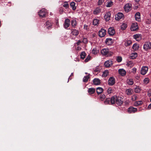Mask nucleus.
I'll use <instances>...</instances> for the list:
<instances>
[{"label": "nucleus", "instance_id": "f257e3e1", "mask_svg": "<svg viewBox=\"0 0 151 151\" xmlns=\"http://www.w3.org/2000/svg\"><path fill=\"white\" fill-rule=\"evenodd\" d=\"M101 52L102 55L107 57L111 56L113 54V53L111 51H109L108 48L103 49L101 50Z\"/></svg>", "mask_w": 151, "mask_h": 151}, {"label": "nucleus", "instance_id": "f03ea898", "mask_svg": "<svg viewBox=\"0 0 151 151\" xmlns=\"http://www.w3.org/2000/svg\"><path fill=\"white\" fill-rule=\"evenodd\" d=\"M115 78L114 77H111L108 80V84L109 86H113L115 83Z\"/></svg>", "mask_w": 151, "mask_h": 151}, {"label": "nucleus", "instance_id": "7ed1b4c3", "mask_svg": "<svg viewBox=\"0 0 151 151\" xmlns=\"http://www.w3.org/2000/svg\"><path fill=\"white\" fill-rule=\"evenodd\" d=\"M143 48L146 51L151 49V43L150 42H146L143 45Z\"/></svg>", "mask_w": 151, "mask_h": 151}, {"label": "nucleus", "instance_id": "20e7f679", "mask_svg": "<svg viewBox=\"0 0 151 151\" xmlns=\"http://www.w3.org/2000/svg\"><path fill=\"white\" fill-rule=\"evenodd\" d=\"M47 12L45 9L43 8L41 9L38 12V14L40 16L42 17H45Z\"/></svg>", "mask_w": 151, "mask_h": 151}, {"label": "nucleus", "instance_id": "39448f33", "mask_svg": "<svg viewBox=\"0 0 151 151\" xmlns=\"http://www.w3.org/2000/svg\"><path fill=\"white\" fill-rule=\"evenodd\" d=\"M132 4L130 3L127 4L124 6V9L126 12H128L130 11L132 9Z\"/></svg>", "mask_w": 151, "mask_h": 151}, {"label": "nucleus", "instance_id": "423d86ee", "mask_svg": "<svg viewBox=\"0 0 151 151\" xmlns=\"http://www.w3.org/2000/svg\"><path fill=\"white\" fill-rule=\"evenodd\" d=\"M70 21L69 19L66 18L65 19L63 24L64 27L67 29L70 26Z\"/></svg>", "mask_w": 151, "mask_h": 151}, {"label": "nucleus", "instance_id": "0eeeda50", "mask_svg": "<svg viewBox=\"0 0 151 151\" xmlns=\"http://www.w3.org/2000/svg\"><path fill=\"white\" fill-rule=\"evenodd\" d=\"M116 103L119 105H121L123 103L122 99L120 97L116 96Z\"/></svg>", "mask_w": 151, "mask_h": 151}, {"label": "nucleus", "instance_id": "6e6552de", "mask_svg": "<svg viewBox=\"0 0 151 151\" xmlns=\"http://www.w3.org/2000/svg\"><path fill=\"white\" fill-rule=\"evenodd\" d=\"M138 28L137 24V23H134L132 24L130 29L132 31H134L137 30Z\"/></svg>", "mask_w": 151, "mask_h": 151}, {"label": "nucleus", "instance_id": "1a4fd4ad", "mask_svg": "<svg viewBox=\"0 0 151 151\" xmlns=\"http://www.w3.org/2000/svg\"><path fill=\"white\" fill-rule=\"evenodd\" d=\"M106 34V30L103 29H101L99 32V35L100 37H104Z\"/></svg>", "mask_w": 151, "mask_h": 151}, {"label": "nucleus", "instance_id": "9d476101", "mask_svg": "<svg viewBox=\"0 0 151 151\" xmlns=\"http://www.w3.org/2000/svg\"><path fill=\"white\" fill-rule=\"evenodd\" d=\"M148 70V68L147 66L142 67L141 70V73L142 75H144L147 73Z\"/></svg>", "mask_w": 151, "mask_h": 151}, {"label": "nucleus", "instance_id": "9b49d317", "mask_svg": "<svg viewBox=\"0 0 151 151\" xmlns=\"http://www.w3.org/2000/svg\"><path fill=\"white\" fill-rule=\"evenodd\" d=\"M124 17L123 13L120 12L118 13L115 16V19L116 20H119Z\"/></svg>", "mask_w": 151, "mask_h": 151}, {"label": "nucleus", "instance_id": "f8f14e48", "mask_svg": "<svg viewBox=\"0 0 151 151\" xmlns=\"http://www.w3.org/2000/svg\"><path fill=\"white\" fill-rule=\"evenodd\" d=\"M137 111V108L131 106L129 108L127 111L129 113H134Z\"/></svg>", "mask_w": 151, "mask_h": 151}, {"label": "nucleus", "instance_id": "ddd939ff", "mask_svg": "<svg viewBox=\"0 0 151 151\" xmlns=\"http://www.w3.org/2000/svg\"><path fill=\"white\" fill-rule=\"evenodd\" d=\"M113 64V62L111 60H109L106 61L104 64L105 66L106 67H109Z\"/></svg>", "mask_w": 151, "mask_h": 151}, {"label": "nucleus", "instance_id": "4468645a", "mask_svg": "<svg viewBox=\"0 0 151 151\" xmlns=\"http://www.w3.org/2000/svg\"><path fill=\"white\" fill-rule=\"evenodd\" d=\"M108 32L109 35H113L115 34V32L113 28L110 27L108 29Z\"/></svg>", "mask_w": 151, "mask_h": 151}, {"label": "nucleus", "instance_id": "2eb2a0df", "mask_svg": "<svg viewBox=\"0 0 151 151\" xmlns=\"http://www.w3.org/2000/svg\"><path fill=\"white\" fill-rule=\"evenodd\" d=\"M111 13L110 12H107L105 14L104 17L106 21H109L110 18Z\"/></svg>", "mask_w": 151, "mask_h": 151}, {"label": "nucleus", "instance_id": "dca6fc26", "mask_svg": "<svg viewBox=\"0 0 151 151\" xmlns=\"http://www.w3.org/2000/svg\"><path fill=\"white\" fill-rule=\"evenodd\" d=\"M118 71L119 74L122 76H124L126 74V72L123 69H119Z\"/></svg>", "mask_w": 151, "mask_h": 151}, {"label": "nucleus", "instance_id": "f3484780", "mask_svg": "<svg viewBox=\"0 0 151 151\" xmlns=\"http://www.w3.org/2000/svg\"><path fill=\"white\" fill-rule=\"evenodd\" d=\"M135 20L138 22L141 21L140 19V14L139 12H137L135 15Z\"/></svg>", "mask_w": 151, "mask_h": 151}, {"label": "nucleus", "instance_id": "a211bd4d", "mask_svg": "<svg viewBox=\"0 0 151 151\" xmlns=\"http://www.w3.org/2000/svg\"><path fill=\"white\" fill-rule=\"evenodd\" d=\"M93 82L94 85H98L100 84L101 81L98 78H95L93 80Z\"/></svg>", "mask_w": 151, "mask_h": 151}, {"label": "nucleus", "instance_id": "6ab92c4d", "mask_svg": "<svg viewBox=\"0 0 151 151\" xmlns=\"http://www.w3.org/2000/svg\"><path fill=\"white\" fill-rule=\"evenodd\" d=\"M134 38L137 41H139L141 39V35L139 34H137L133 35Z\"/></svg>", "mask_w": 151, "mask_h": 151}, {"label": "nucleus", "instance_id": "aec40b11", "mask_svg": "<svg viewBox=\"0 0 151 151\" xmlns=\"http://www.w3.org/2000/svg\"><path fill=\"white\" fill-rule=\"evenodd\" d=\"M116 96H114L110 99V102L111 104H114L116 103Z\"/></svg>", "mask_w": 151, "mask_h": 151}, {"label": "nucleus", "instance_id": "412c9836", "mask_svg": "<svg viewBox=\"0 0 151 151\" xmlns=\"http://www.w3.org/2000/svg\"><path fill=\"white\" fill-rule=\"evenodd\" d=\"M106 44L108 45H111L112 43V40L111 38H107L106 40Z\"/></svg>", "mask_w": 151, "mask_h": 151}, {"label": "nucleus", "instance_id": "4be33fe9", "mask_svg": "<svg viewBox=\"0 0 151 151\" xmlns=\"http://www.w3.org/2000/svg\"><path fill=\"white\" fill-rule=\"evenodd\" d=\"M72 31L71 32V33L72 35L76 36H77L78 34H79V32L78 31L75 29H72Z\"/></svg>", "mask_w": 151, "mask_h": 151}, {"label": "nucleus", "instance_id": "5701e85b", "mask_svg": "<svg viewBox=\"0 0 151 151\" xmlns=\"http://www.w3.org/2000/svg\"><path fill=\"white\" fill-rule=\"evenodd\" d=\"M95 90L93 88H90L88 89V92L90 95L93 94L94 93Z\"/></svg>", "mask_w": 151, "mask_h": 151}, {"label": "nucleus", "instance_id": "b1692460", "mask_svg": "<svg viewBox=\"0 0 151 151\" xmlns=\"http://www.w3.org/2000/svg\"><path fill=\"white\" fill-rule=\"evenodd\" d=\"M71 23L72 26L74 27H75L77 24L76 21V19H73L71 21Z\"/></svg>", "mask_w": 151, "mask_h": 151}, {"label": "nucleus", "instance_id": "393cba45", "mask_svg": "<svg viewBox=\"0 0 151 151\" xmlns=\"http://www.w3.org/2000/svg\"><path fill=\"white\" fill-rule=\"evenodd\" d=\"M126 93L128 95H131L133 91L131 89H127L126 90Z\"/></svg>", "mask_w": 151, "mask_h": 151}, {"label": "nucleus", "instance_id": "a878e982", "mask_svg": "<svg viewBox=\"0 0 151 151\" xmlns=\"http://www.w3.org/2000/svg\"><path fill=\"white\" fill-rule=\"evenodd\" d=\"M109 71L108 70H105L103 72L102 76L103 77H106L109 75Z\"/></svg>", "mask_w": 151, "mask_h": 151}, {"label": "nucleus", "instance_id": "bb28decb", "mask_svg": "<svg viewBox=\"0 0 151 151\" xmlns=\"http://www.w3.org/2000/svg\"><path fill=\"white\" fill-rule=\"evenodd\" d=\"M137 56V54L136 52L132 53L130 56V58L134 59H135Z\"/></svg>", "mask_w": 151, "mask_h": 151}, {"label": "nucleus", "instance_id": "cd10ccee", "mask_svg": "<svg viewBox=\"0 0 151 151\" xmlns=\"http://www.w3.org/2000/svg\"><path fill=\"white\" fill-rule=\"evenodd\" d=\"M101 12V9L99 7L97 8L93 11V14H97Z\"/></svg>", "mask_w": 151, "mask_h": 151}, {"label": "nucleus", "instance_id": "c85d7f7f", "mask_svg": "<svg viewBox=\"0 0 151 151\" xmlns=\"http://www.w3.org/2000/svg\"><path fill=\"white\" fill-rule=\"evenodd\" d=\"M103 89L101 87H98L96 88V92L98 94H99L103 92Z\"/></svg>", "mask_w": 151, "mask_h": 151}, {"label": "nucleus", "instance_id": "c756f323", "mask_svg": "<svg viewBox=\"0 0 151 151\" xmlns=\"http://www.w3.org/2000/svg\"><path fill=\"white\" fill-rule=\"evenodd\" d=\"M127 83L129 85H132L134 83V81L132 79L130 78L127 80Z\"/></svg>", "mask_w": 151, "mask_h": 151}, {"label": "nucleus", "instance_id": "7c9ffc66", "mask_svg": "<svg viewBox=\"0 0 151 151\" xmlns=\"http://www.w3.org/2000/svg\"><path fill=\"white\" fill-rule=\"evenodd\" d=\"M70 6L73 10H74L76 9V7L75 6V3L74 2H73L70 3Z\"/></svg>", "mask_w": 151, "mask_h": 151}, {"label": "nucleus", "instance_id": "2f4dec72", "mask_svg": "<svg viewBox=\"0 0 151 151\" xmlns=\"http://www.w3.org/2000/svg\"><path fill=\"white\" fill-rule=\"evenodd\" d=\"M142 101H136L134 103V106H137L139 105H141L142 104Z\"/></svg>", "mask_w": 151, "mask_h": 151}, {"label": "nucleus", "instance_id": "473e14b6", "mask_svg": "<svg viewBox=\"0 0 151 151\" xmlns=\"http://www.w3.org/2000/svg\"><path fill=\"white\" fill-rule=\"evenodd\" d=\"M132 44V42L130 40H126L124 43V45L126 46H128Z\"/></svg>", "mask_w": 151, "mask_h": 151}, {"label": "nucleus", "instance_id": "72a5a7b5", "mask_svg": "<svg viewBox=\"0 0 151 151\" xmlns=\"http://www.w3.org/2000/svg\"><path fill=\"white\" fill-rule=\"evenodd\" d=\"M133 48L134 50H138L139 48V45L137 44H134L133 45Z\"/></svg>", "mask_w": 151, "mask_h": 151}, {"label": "nucleus", "instance_id": "f704fd0d", "mask_svg": "<svg viewBox=\"0 0 151 151\" xmlns=\"http://www.w3.org/2000/svg\"><path fill=\"white\" fill-rule=\"evenodd\" d=\"M52 25V23L49 21H47L46 23V26L47 28L49 29Z\"/></svg>", "mask_w": 151, "mask_h": 151}, {"label": "nucleus", "instance_id": "c9c22d12", "mask_svg": "<svg viewBox=\"0 0 151 151\" xmlns=\"http://www.w3.org/2000/svg\"><path fill=\"white\" fill-rule=\"evenodd\" d=\"M141 89L139 86H137L134 88V91L136 93H138L141 91Z\"/></svg>", "mask_w": 151, "mask_h": 151}, {"label": "nucleus", "instance_id": "e433bc0d", "mask_svg": "<svg viewBox=\"0 0 151 151\" xmlns=\"http://www.w3.org/2000/svg\"><path fill=\"white\" fill-rule=\"evenodd\" d=\"M99 20L97 19H94L93 21V24L94 25H97L99 24Z\"/></svg>", "mask_w": 151, "mask_h": 151}, {"label": "nucleus", "instance_id": "4c0bfd02", "mask_svg": "<svg viewBox=\"0 0 151 151\" xmlns=\"http://www.w3.org/2000/svg\"><path fill=\"white\" fill-rule=\"evenodd\" d=\"M104 104H110L111 103L110 102V98H106L104 101Z\"/></svg>", "mask_w": 151, "mask_h": 151}, {"label": "nucleus", "instance_id": "58836bf2", "mask_svg": "<svg viewBox=\"0 0 151 151\" xmlns=\"http://www.w3.org/2000/svg\"><path fill=\"white\" fill-rule=\"evenodd\" d=\"M149 82L150 80L147 78H145L143 81L144 83L145 84H147Z\"/></svg>", "mask_w": 151, "mask_h": 151}, {"label": "nucleus", "instance_id": "ea45409f", "mask_svg": "<svg viewBox=\"0 0 151 151\" xmlns=\"http://www.w3.org/2000/svg\"><path fill=\"white\" fill-rule=\"evenodd\" d=\"M89 78V77L88 75L85 76L83 79V81L84 82H86L88 81Z\"/></svg>", "mask_w": 151, "mask_h": 151}, {"label": "nucleus", "instance_id": "a19ab883", "mask_svg": "<svg viewBox=\"0 0 151 151\" xmlns=\"http://www.w3.org/2000/svg\"><path fill=\"white\" fill-rule=\"evenodd\" d=\"M127 27V24L125 23H123L121 26V29L122 30H124Z\"/></svg>", "mask_w": 151, "mask_h": 151}, {"label": "nucleus", "instance_id": "79ce46f5", "mask_svg": "<svg viewBox=\"0 0 151 151\" xmlns=\"http://www.w3.org/2000/svg\"><path fill=\"white\" fill-rule=\"evenodd\" d=\"M99 51L97 50L96 48H94L92 51V53L94 54H96L98 53Z\"/></svg>", "mask_w": 151, "mask_h": 151}, {"label": "nucleus", "instance_id": "37998d69", "mask_svg": "<svg viewBox=\"0 0 151 151\" xmlns=\"http://www.w3.org/2000/svg\"><path fill=\"white\" fill-rule=\"evenodd\" d=\"M113 92V90L111 87H109L107 90V92L108 94H111Z\"/></svg>", "mask_w": 151, "mask_h": 151}, {"label": "nucleus", "instance_id": "c03bdc74", "mask_svg": "<svg viewBox=\"0 0 151 151\" xmlns=\"http://www.w3.org/2000/svg\"><path fill=\"white\" fill-rule=\"evenodd\" d=\"M137 98V97L136 95H133L132 96L131 99L133 101H134L136 100Z\"/></svg>", "mask_w": 151, "mask_h": 151}, {"label": "nucleus", "instance_id": "a18cd8bd", "mask_svg": "<svg viewBox=\"0 0 151 151\" xmlns=\"http://www.w3.org/2000/svg\"><path fill=\"white\" fill-rule=\"evenodd\" d=\"M86 56V53L84 52H82L81 54V58L84 59L85 58Z\"/></svg>", "mask_w": 151, "mask_h": 151}, {"label": "nucleus", "instance_id": "49530a36", "mask_svg": "<svg viewBox=\"0 0 151 151\" xmlns=\"http://www.w3.org/2000/svg\"><path fill=\"white\" fill-rule=\"evenodd\" d=\"M113 5V2L112 1H108L106 6L107 7H110Z\"/></svg>", "mask_w": 151, "mask_h": 151}, {"label": "nucleus", "instance_id": "de8ad7c7", "mask_svg": "<svg viewBox=\"0 0 151 151\" xmlns=\"http://www.w3.org/2000/svg\"><path fill=\"white\" fill-rule=\"evenodd\" d=\"M63 6L66 9L68 8L69 7V5L67 2H65L63 4Z\"/></svg>", "mask_w": 151, "mask_h": 151}, {"label": "nucleus", "instance_id": "09e8293b", "mask_svg": "<svg viewBox=\"0 0 151 151\" xmlns=\"http://www.w3.org/2000/svg\"><path fill=\"white\" fill-rule=\"evenodd\" d=\"M106 98L105 95L104 94L101 95L100 96V98L102 101L103 100Z\"/></svg>", "mask_w": 151, "mask_h": 151}, {"label": "nucleus", "instance_id": "8fccbe9b", "mask_svg": "<svg viewBox=\"0 0 151 151\" xmlns=\"http://www.w3.org/2000/svg\"><path fill=\"white\" fill-rule=\"evenodd\" d=\"M94 72H99L100 71V70L99 68L98 67H96L93 69Z\"/></svg>", "mask_w": 151, "mask_h": 151}, {"label": "nucleus", "instance_id": "3c124183", "mask_svg": "<svg viewBox=\"0 0 151 151\" xmlns=\"http://www.w3.org/2000/svg\"><path fill=\"white\" fill-rule=\"evenodd\" d=\"M122 58L121 57L118 56L117 58V61L118 62H120L122 61Z\"/></svg>", "mask_w": 151, "mask_h": 151}, {"label": "nucleus", "instance_id": "603ef678", "mask_svg": "<svg viewBox=\"0 0 151 151\" xmlns=\"http://www.w3.org/2000/svg\"><path fill=\"white\" fill-rule=\"evenodd\" d=\"M104 1V0H99L98 2V5H100L102 4Z\"/></svg>", "mask_w": 151, "mask_h": 151}, {"label": "nucleus", "instance_id": "864d4df0", "mask_svg": "<svg viewBox=\"0 0 151 151\" xmlns=\"http://www.w3.org/2000/svg\"><path fill=\"white\" fill-rule=\"evenodd\" d=\"M137 69L135 68H133L132 69V72L134 74L136 73V72Z\"/></svg>", "mask_w": 151, "mask_h": 151}, {"label": "nucleus", "instance_id": "5fc2aeb1", "mask_svg": "<svg viewBox=\"0 0 151 151\" xmlns=\"http://www.w3.org/2000/svg\"><path fill=\"white\" fill-rule=\"evenodd\" d=\"M90 56L88 55L86 58L85 60V61L86 62H87L90 60Z\"/></svg>", "mask_w": 151, "mask_h": 151}, {"label": "nucleus", "instance_id": "6e6d98bb", "mask_svg": "<svg viewBox=\"0 0 151 151\" xmlns=\"http://www.w3.org/2000/svg\"><path fill=\"white\" fill-rule=\"evenodd\" d=\"M147 95L149 96H151V89H150L148 91V93Z\"/></svg>", "mask_w": 151, "mask_h": 151}, {"label": "nucleus", "instance_id": "4d7b16f0", "mask_svg": "<svg viewBox=\"0 0 151 151\" xmlns=\"http://www.w3.org/2000/svg\"><path fill=\"white\" fill-rule=\"evenodd\" d=\"M83 42L84 43H86L87 42V39L86 38H84L83 40Z\"/></svg>", "mask_w": 151, "mask_h": 151}, {"label": "nucleus", "instance_id": "13d9d810", "mask_svg": "<svg viewBox=\"0 0 151 151\" xmlns=\"http://www.w3.org/2000/svg\"><path fill=\"white\" fill-rule=\"evenodd\" d=\"M76 49L77 50H81V48L80 47L78 46Z\"/></svg>", "mask_w": 151, "mask_h": 151}, {"label": "nucleus", "instance_id": "bf43d9fd", "mask_svg": "<svg viewBox=\"0 0 151 151\" xmlns=\"http://www.w3.org/2000/svg\"><path fill=\"white\" fill-rule=\"evenodd\" d=\"M147 109H151V104H150L148 106Z\"/></svg>", "mask_w": 151, "mask_h": 151}, {"label": "nucleus", "instance_id": "052dcab7", "mask_svg": "<svg viewBox=\"0 0 151 151\" xmlns=\"http://www.w3.org/2000/svg\"><path fill=\"white\" fill-rule=\"evenodd\" d=\"M88 28V26L86 25H84V28L85 29H87Z\"/></svg>", "mask_w": 151, "mask_h": 151}, {"label": "nucleus", "instance_id": "680f3d73", "mask_svg": "<svg viewBox=\"0 0 151 151\" xmlns=\"http://www.w3.org/2000/svg\"><path fill=\"white\" fill-rule=\"evenodd\" d=\"M139 78V77L138 76H136L135 78L137 79H138Z\"/></svg>", "mask_w": 151, "mask_h": 151}, {"label": "nucleus", "instance_id": "e2e57ef3", "mask_svg": "<svg viewBox=\"0 0 151 151\" xmlns=\"http://www.w3.org/2000/svg\"><path fill=\"white\" fill-rule=\"evenodd\" d=\"M80 42H78L76 43L77 45H79V43Z\"/></svg>", "mask_w": 151, "mask_h": 151}, {"label": "nucleus", "instance_id": "0e129e2a", "mask_svg": "<svg viewBox=\"0 0 151 151\" xmlns=\"http://www.w3.org/2000/svg\"><path fill=\"white\" fill-rule=\"evenodd\" d=\"M136 2H138L139 1V0H135Z\"/></svg>", "mask_w": 151, "mask_h": 151}, {"label": "nucleus", "instance_id": "69168bd1", "mask_svg": "<svg viewBox=\"0 0 151 151\" xmlns=\"http://www.w3.org/2000/svg\"><path fill=\"white\" fill-rule=\"evenodd\" d=\"M73 76V73H71V75L70 76Z\"/></svg>", "mask_w": 151, "mask_h": 151}, {"label": "nucleus", "instance_id": "338daca9", "mask_svg": "<svg viewBox=\"0 0 151 151\" xmlns=\"http://www.w3.org/2000/svg\"><path fill=\"white\" fill-rule=\"evenodd\" d=\"M150 101L151 102V99H150Z\"/></svg>", "mask_w": 151, "mask_h": 151}]
</instances>
